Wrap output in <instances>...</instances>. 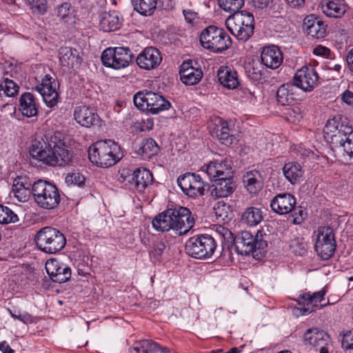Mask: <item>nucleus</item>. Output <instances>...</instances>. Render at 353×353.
<instances>
[{"instance_id":"nucleus-1","label":"nucleus","mask_w":353,"mask_h":353,"mask_svg":"<svg viewBox=\"0 0 353 353\" xmlns=\"http://www.w3.org/2000/svg\"><path fill=\"white\" fill-rule=\"evenodd\" d=\"M29 152L33 159L48 166H63L72 159L63 134L59 131L36 137L32 141Z\"/></svg>"},{"instance_id":"nucleus-2","label":"nucleus","mask_w":353,"mask_h":353,"mask_svg":"<svg viewBox=\"0 0 353 353\" xmlns=\"http://www.w3.org/2000/svg\"><path fill=\"white\" fill-rule=\"evenodd\" d=\"M216 232L223 239V247L230 248L234 244L236 252L241 255H248L257 250H263L268 245L265 241L258 239L249 231H241L235 237L231 231L223 226H219Z\"/></svg>"},{"instance_id":"nucleus-3","label":"nucleus","mask_w":353,"mask_h":353,"mask_svg":"<svg viewBox=\"0 0 353 353\" xmlns=\"http://www.w3.org/2000/svg\"><path fill=\"white\" fill-rule=\"evenodd\" d=\"M88 152L90 161L100 168H110L123 157L119 144L110 139L95 142L90 146Z\"/></svg>"},{"instance_id":"nucleus-4","label":"nucleus","mask_w":353,"mask_h":353,"mask_svg":"<svg viewBox=\"0 0 353 353\" xmlns=\"http://www.w3.org/2000/svg\"><path fill=\"white\" fill-rule=\"evenodd\" d=\"M32 196L35 203L45 210L55 209L61 201L57 187L44 180H38L33 183Z\"/></svg>"},{"instance_id":"nucleus-5","label":"nucleus","mask_w":353,"mask_h":353,"mask_svg":"<svg viewBox=\"0 0 353 353\" xmlns=\"http://www.w3.org/2000/svg\"><path fill=\"white\" fill-rule=\"evenodd\" d=\"M34 240L39 250L50 254L58 253L66 244V238L64 234L52 227H44L40 229Z\"/></svg>"},{"instance_id":"nucleus-6","label":"nucleus","mask_w":353,"mask_h":353,"mask_svg":"<svg viewBox=\"0 0 353 353\" xmlns=\"http://www.w3.org/2000/svg\"><path fill=\"white\" fill-rule=\"evenodd\" d=\"M199 41L203 48L215 53L228 49L232 44L228 33L215 26H209L203 29L200 34Z\"/></svg>"},{"instance_id":"nucleus-7","label":"nucleus","mask_w":353,"mask_h":353,"mask_svg":"<svg viewBox=\"0 0 353 353\" xmlns=\"http://www.w3.org/2000/svg\"><path fill=\"white\" fill-rule=\"evenodd\" d=\"M225 26L237 39L246 41L254 33V16L246 11L237 12L228 17Z\"/></svg>"},{"instance_id":"nucleus-8","label":"nucleus","mask_w":353,"mask_h":353,"mask_svg":"<svg viewBox=\"0 0 353 353\" xmlns=\"http://www.w3.org/2000/svg\"><path fill=\"white\" fill-rule=\"evenodd\" d=\"M136 107L143 112L153 114L169 110L171 103L163 96L149 90L137 92L133 98Z\"/></svg>"},{"instance_id":"nucleus-9","label":"nucleus","mask_w":353,"mask_h":353,"mask_svg":"<svg viewBox=\"0 0 353 353\" xmlns=\"http://www.w3.org/2000/svg\"><path fill=\"white\" fill-rule=\"evenodd\" d=\"M216 248V243L214 239L208 234L192 236L185 245L186 253L198 259L211 258Z\"/></svg>"},{"instance_id":"nucleus-10","label":"nucleus","mask_w":353,"mask_h":353,"mask_svg":"<svg viewBox=\"0 0 353 353\" xmlns=\"http://www.w3.org/2000/svg\"><path fill=\"white\" fill-rule=\"evenodd\" d=\"M351 129V127L343 123L340 116L327 120L323 132L334 152L339 153V146L343 145Z\"/></svg>"},{"instance_id":"nucleus-11","label":"nucleus","mask_w":353,"mask_h":353,"mask_svg":"<svg viewBox=\"0 0 353 353\" xmlns=\"http://www.w3.org/2000/svg\"><path fill=\"white\" fill-rule=\"evenodd\" d=\"M314 248L323 260H328L336 250V243L333 229L330 226H321L314 232Z\"/></svg>"},{"instance_id":"nucleus-12","label":"nucleus","mask_w":353,"mask_h":353,"mask_svg":"<svg viewBox=\"0 0 353 353\" xmlns=\"http://www.w3.org/2000/svg\"><path fill=\"white\" fill-rule=\"evenodd\" d=\"M133 53L128 47H115L105 49L101 54L103 64L115 70L128 67L132 62Z\"/></svg>"},{"instance_id":"nucleus-13","label":"nucleus","mask_w":353,"mask_h":353,"mask_svg":"<svg viewBox=\"0 0 353 353\" xmlns=\"http://www.w3.org/2000/svg\"><path fill=\"white\" fill-rule=\"evenodd\" d=\"M296 201L295 197L290 193L279 194L276 195L270 203L272 210L281 215L287 214L294 212L296 215L297 211L299 216H296L293 219V223L300 224L304 219L303 210L300 208H296Z\"/></svg>"},{"instance_id":"nucleus-14","label":"nucleus","mask_w":353,"mask_h":353,"mask_svg":"<svg viewBox=\"0 0 353 353\" xmlns=\"http://www.w3.org/2000/svg\"><path fill=\"white\" fill-rule=\"evenodd\" d=\"M303 343L307 347L314 348L319 353H328L332 339L325 331L316 327L307 330L303 335Z\"/></svg>"},{"instance_id":"nucleus-15","label":"nucleus","mask_w":353,"mask_h":353,"mask_svg":"<svg viewBox=\"0 0 353 353\" xmlns=\"http://www.w3.org/2000/svg\"><path fill=\"white\" fill-rule=\"evenodd\" d=\"M177 184L189 197L196 198L204 195L205 184L199 174L186 172L178 177Z\"/></svg>"},{"instance_id":"nucleus-16","label":"nucleus","mask_w":353,"mask_h":353,"mask_svg":"<svg viewBox=\"0 0 353 353\" xmlns=\"http://www.w3.org/2000/svg\"><path fill=\"white\" fill-rule=\"evenodd\" d=\"M174 231L179 235L189 232L194 225L195 219L192 212L185 207L171 208Z\"/></svg>"},{"instance_id":"nucleus-17","label":"nucleus","mask_w":353,"mask_h":353,"mask_svg":"<svg viewBox=\"0 0 353 353\" xmlns=\"http://www.w3.org/2000/svg\"><path fill=\"white\" fill-rule=\"evenodd\" d=\"M319 79L315 68L312 65H305L296 72L293 83L297 88L304 92H311L318 85Z\"/></svg>"},{"instance_id":"nucleus-18","label":"nucleus","mask_w":353,"mask_h":353,"mask_svg":"<svg viewBox=\"0 0 353 353\" xmlns=\"http://www.w3.org/2000/svg\"><path fill=\"white\" fill-rule=\"evenodd\" d=\"M327 291L325 288L319 292L311 294L305 292L299 297L298 303L300 306V314L307 315L316 309L322 308L325 304H321Z\"/></svg>"},{"instance_id":"nucleus-19","label":"nucleus","mask_w":353,"mask_h":353,"mask_svg":"<svg viewBox=\"0 0 353 353\" xmlns=\"http://www.w3.org/2000/svg\"><path fill=\"white\" fill-rule=\"evenodd\" d=\"M57 83L49 74H46L35 89L41 95L46 105L54 108L58 103L59 94L56 90Z\"/></svg>"},{"instance_id":"nucleus-20","label":"nucleus","mask_w":353,"mask_h":353,"mask_svg":"<svg viewBox=\"0 0 353 353\" xmlns=\"http://www.w3.org/2000/svg\"><path fill=\"white\" fill-rule=\"evenodd\" d=\"M208 128L210 134L216 137L223 145H230L236 140V138L231 134V130L229 128L227 121L219 117L211 119Z\"/></svg>"},{"instance_id":"nucleus-21","label":"nucleus","mask_w":353,"mask_h":353,"mask_svg":"<svg viewBox=\"0 0 353 353\" xmlns=\"http://www.w3.org/2000/svg\"><path fill=\"white\" fill-rule=\"evenodd\" d=\"M162 61L161 52L154 47L145 48L137 56V64L141 69L150 70L157 68Z\"/></svg>"},{"instance_id":"nucleus-22","label":"nucleus","mask_w":353,"mask_h":353,"mask_svg":"<svg viewBox=\"0 0 353 353\" xmlns=\"http://www.w3.org/2000/svg\"><path fill=\"white\" fill-rule=\"evenodd\" d=\"M45 268L50 278L54 282L65 283L71 277V269L56 259L47 261Z\"/></svg>"},{"instance_id":"nucleus-23","label":"nucleus","mask_w":353,"mask_h":353,"mask_svg":"<svg viewBox=\"0 0 353 353\" xmlns=\"http://www.w3.org/2000/svg\"><path fill=\"white\" fill-rule=\"evenodd\" d=\"M205 172L209 177L212 180L218 179H224L232 176V171L230 161L225 159L224 160H214L210 162L205 167Z\"/></svg>"},{"instance_id":"nucleus-24","label":"nucleus","mask_w":353,"mask_h":353,"mask_svg":"<svg viewBox=\"0 0 353 353\" xmlns=\"http://www.w3.org/2000/svg\"><path fill=\"white\" fill-rule=\"evenodd\" d=\"M261 59L263 64L267 68L276 69L282 63L283 57L280 48L272 45L263 48Z\"/></svg>"},{"instance_id":"nucleus-25","label":"nucleus","mask_w":353,"mask_h":353,"mask_svg":"<svg viewBox=\"0 0 353 353\" xmlns=\"http://www.w3.org/2000/svg\"><path fill=\"white\" fill-rule=\"evenodd\" d=\"M180 77L181 81L187 85H194L200 82L203 77L202 70L193 66L192 61H185L181 65Z\"/></svg>"},{"instance_id":"nucleus-26","label":"nucleus","mask_w":353,"mask_h":353,"mask_svg":"<svg viewBox=\"0 0 353 353\" xmlns=\"http://www.w3.org/2000/svg\"><path fill=\"white\" fill-rule=\"evenodd\" d=\"M217 77L220 84L228 90L237 88L240 85L238 72L228 66H221L217 71Z\"/></svg>"},{"instance_id":"nucleus-27","label":"nucleus","mask_w":353,"mask_h":353,"mask_svg":"<svg viewBox=\"0 0 353 353\" xmlns=\"http://www.w3.org/2000/svg\"><path fill=\"white\" fill-rule=\"evenodd\" d=\"M74 118L79 124L86 128L97 124L99 119L97 112L86 105L76 107L74 111Z\"/></svg>"},{"instance_id":"nucleus-28","label":"nucleus","mask_w":353,"mask_h":353,"mask_svg":"<svg viewBox=\"0 0 353 353\" xmlns=\"http://www.w3.org/2000/svg\"><path fill=\"white\" fill-rule=\"evenodd\" d=\"M32 184L26 176H18L14 180L12 191L18 201L21 202L28 201L30 194H32Z\"/></svg>"},{"instance_id":"nucleus-29","label":"nucleus","mask_w":353,"mask_h":353,"mask_svg":"<svg viewBox=\"0 0 353 353\" xmlns=\"http://www.w3.org/2000/svg\"><path fill=\"white\" fill-rule=\"evenodd\" d=\"M131 182L138 192L143 193L146 188L152 184L153 176L149 170L139 168L133 172Z\"/></svg>"},{"instance_id":"nucleus-30","label":"nucleus","mask_w":353,"mask_h":353,"mask_svg":"<svg viewBox=\"0 0 353 353\" xmlns=\"http://www.w3.org/2000/svg\"><path fill=\"white\" fill-rule=\"evenodd\" d=\"M326 25L319 19L311 14L303 21V28L308 35L314 38H323L326 34Z\"/></svg>"},{"instance_id":"nucleus-31","label":"nucleus","mask_w":353,"mask_h":353,"mask_svg":"<svg viewBox=\"0 0 353 353\" xmlns=\"http://www.w3.org/2000/svg\"><path fill=\"white\" fill-rule=\"evenodd\" d=\"M211 190V195L214 198L227 197L235 190L236 185L232 179V176L223 179H218L214 181Z\"/></svg>"},{"instance_id":"nucleus-32","label":"nucleus","mask_w":353,"mask_h":353,"mask_svg":"<svg viewBox=\"0 0 353 353\" xmlns=\"http://www.w3.org/2000/svg\"><path fill=\"white\" fill-rule=\"evenodd\" d=\"M297 88L293 83H284L276 92V101L281 105H289L296 101Z\"/></svg>"},{"instance_id":"nucleus-33","label":"nucleus","mask_w":353,"mask_h":353,"mask_svg":"<svg viewBox=\"0 0 353 353\" xmlns=\"http://www.w3.org/2000/svg\"><path fill=\"white\" fill-rule=\"evenodd\" d=\"M19 110L23 116L34 117L38 113V104L34 96L30 92L23 93L19 99Z\"/></svg>"},{"instance_id":"nucleus-34","label":"nucleus","mask_w":353,"mask_h":353,"mask_svg":"<svg viewBox=\"0 0 353 353\" xmlns=\"http://www.w3.org/2000/svg\"><path fill=\"white\" fill-rule=\"evenodd\" d=\"M322 11L327 17L339 18L347 11V5L340 0H324L321 6Z\"/></svg>"},{"instance_id":"nucleus-35","label":"nucleus","mask_w":353,"mask_h":353,"mask_svg":"<svg viewBox=\"0 0 353 353\" xmlns=\"http://www.w3.org/2000/svg\"><path fill=\"white\" fill-rule=\"evenodd\" d=\"M243 183L250 194H256L261 190L263 179L261 173L254 170L248 172L243 175Z\"/></svg>"},{"instance_id":"nucleus-36","label":"nucleus","mask_w":353,"mask_h":353,"mask_svg":"<svg viewBox=\"0 0 353 353\" xmlns=\"http://www.w3.org/2000/svg\"><path fill=\"white\" fill-rule=\"evenodd\" d=\"M283 173L285 179L292 185L299 183L303 176L304 170L297 162L291 161L285 163Z\"/></svg>"},{"instance_id":"nucleus-37","label":"nucleus","mask_w":353,"mask_h":353,"mask_svg":"<svg viewBox=\"0 0 353 353\" xmlns=\"http://www.w3.org/2000/svg\"><path fill=\"white\" fill-rule=\"evenodd\" d=\"M171 208L157 215L152 220L153 228L159 232L174 230Z\"/></svg>"},{"instance_id":"nucleus-38","label":"nucleus","mask_w":353,"mask_h":353,"mask_svg":"<svg viewBox=\"0 0 353 353\" xmlns=\"http://www.w3.org/2000/svg\"><path fill=\"white\" fill-rule=\"evenodd\" d=\"M59 61L63 67L73 68L79 64V57L75 49L69 47H62L59 52Z\"/></svg>"},{"instance_id":"nucleus-39","label":"nucleus","mask_w":353,"mask_h":353,"mask_svg":"<svg viewBox=\"0 0 353 353\" xmlns=\"http://www.w3.org/2000/svg\"><path fill=\"white\" fill-rule=\"evenodd\" d=\"M121 21L119 13L117 11L104 12L101 14L99 21L100 28L103 32H112L120 28Z\"/></svg>"},{"instance_id":"nucleus-40","label":"nucleus","mask_w":353,"mask_h":353,"mask_svg":"<svg viewBox=\"0 0 353 353\" xmlns=\"http://www.w3.org/2000/svg\"><path fill=\"white\" fill-rule=\"evenodd\" d=\"M134 343L135 348L139 349L140 353H169L167 347L151 340H141Z\"/></svg>"},{"instance_id":"nucleus-41","label":"nucleus","mask_w":353,"mask_h":353,"mask_svg":"<svg viewBox=\"0 0 353 353\" xmlns=\"http://www.w3.org/2000/svg\"><path fill=\"white\" fill-rule=\"evenodd\" d=\"M134 10L143 16L152 15L157 8V0H131Z\"/></svg>"},{"instance_id":"nucleus-42","label":"nucleus","mask_w":353,"mask_h":353,"mask_svg":"<svg viewBox=\"0 0 353 353\" xmlns=\"http://www.w3.org/2000/svg\"><path fill=\"white\" fill-rule=\"evenodd\" d=\"M343 145L339 146V154L345 163H353V130L348 134Z\"/></svg>"},{"instance_id":"nucleus-43","label":"nucleus","mask_w":353,"mask_h":353,"mask_svg":"<svg viewBox=\"0 0 353 353\" xmlns=\"http://www.w3.org/2000/svg\"><path fill=\"white\" fill-rule=\"evenodd\" d=\"M263 219V212L258 208H248L242 214V220L250 226L258 225L262 221Z\"/></svg>"},{"instance_id":"nucleus-44","label":"nucleus","mask_w":353,"mask_h":353,"mask_svg":"<svg viewBox=\"0 0 353 353\" xmlns=\"http://www.w3.org/2000/svg\"><path fill=\"white\" fill-rule=\"evenodd\" d=\"M19 87L17 83L8 78L0 80V97H12L19 92Z\"/></svg>"},{"instance_id":"nucleus-45","label":"nucleus","mask_w":353,"mask_h":353,"mask_svg":"<svg viewBox=\"0 0 353 353\" xmlns=\"http://www.w3.org/2000/svg\"><path fill=\"white\" fill-rule=\"evenodd\" d=\"M159 146L156 141L148 138L143 140L141 145L139 148V153L144 159H150L157 154L159 152Z\"/></svg>"},{"instance_id":"nucleus-46","label":"nucleus","mask_w":353,"mask_h":353,"mask_svg":"<svg viewBox=\"0 0 353 353\" xmlns=\"http://www.w3.org/2000/svg\"><path fill=\"white\" fill-rule=\"evenodd\" d=\"M219 6L225 12L236 13L243 6L244 0H217Z\"/></svg>"},{"instance_id":"nucleus-47","label":"nucleus","mask_w":353,"mask_h":353,"mask_svg":"<svg viewBox=\"0 0 353 353\" xmlns=\"http://www.w3.org/2000/svg\"><path fill=\"white\" fill-rule=\"evenodd\" d=\"M290 250L299 256H304L307 252V245L303 238L296 237L290 241Z\"/></svg>"},{"instance_id":"nucleus-48","label":"nucleus","mask_w":353,"mask_h":353,"mask_svg":"<svg viewBox=\"0 0 353 353\" xmlns=\"http://www.w3.org/2000/svg\"><path fill=\"white\" fill-rule=\"evenodd\" d=\"M19 221V217L10 208L7 206L0 205V223L8 224L16 223Z\"/></svg>"},{"instance_id":"nucleus-49","label":"nucleus","mask_w":353,"mask_h":353,"mask_svg":"<svg viewBox=\"0 0 353 353\" xmlns=\"http://www.w3.org/2000/svg\"><path fill=\"white\" fill-rule=\"evenodd\" d=\"M165 249V244L162 240L154 241L149 252L151 260L153 262L160 261Z\"/></svg>"},{"instance_id":"nucleus-50","label":"nucleus","mask_w":353,"mask_h":353,"mask_svg":"<svg viewBox=\"0 0 353 353\" xmlns=\"http://www.w3.org/2000/svg\"><path fill=\"white\" fill-rule=\"evenodd\" d=\"M33 13L44 14L47 12L46 0H23Z\"/></svg>"},{"instance_id":"nucleus-51","label":"nucleus","mask_w":353,"mask_h":353,"mask_svg":"<svg viewBox=\"0 0 353 353\" xmlns=\"http://www.w3.org/2000/svg\"><path fill=\"white\" fill-rule=\"evenodd\" d=\"M214 212L217 219L225 221L231 214L230 205L222 201L218 202L214 207Z\"/></svg>"},{"instance_id":"nucleus-52","label":"nucleus","mask_w":353,"mask_h":353,"mask_svg":"<svg viewBox=\"0 0 353 353\" xmlns=\"http://www.w3.org/2000/svg\"><path fill=\"white\" fill-rule=\"evenodd\" d=\"M57 14L60 18V20L65 22L68 21L72 14L70 3L65 2L58 6L57 8Z\"/></svg>"},{"instance_id":"nucleus-53","label":"nucleus","mask_w":353,"mask_h":353,"mask_svg":"<svg viewBox=\"0 0 353 353\" xmlns=\"http://www.w3.org/2000/svg\"><path fill=\"white\" fill-rule=\"evenodd\" d=\"M85 176L79 172H72L65 177V183L68 185H74L82 187L85 183Z\"/></svg>"},{"instance_id":"nucleus-54","label":"nucleus","mask_w":353,"mask_h":353,"mask_svg":"<svg viewBox=\"0 0 353 353\" xmlns=\"http://www.w3.org/2000/svg\"><path fill=\"white\" fill-rule=\"evenodd\" d=\"M341 346L345 353H353V332L350 335H345L343 336Z\"/></svg>"},{"instance_id":"nucleus-55","label":"nucleus","mask_w":353,"mask_h":353,"mask_svg":"<svg viewBox=\"0 0 353 353\" xmlns=\"http://www.w3.org/2000/svg\"><path fill=\"white\" fill-rule=\"evenodd\" d=\"M183 14L187 23L194 24L198 21V13L189 8H183Z\"/></svg>"},{"instance_id":"nucleus-56","label":"nucleus","mask_w":353,"mask_h":353,"mask_svg":"<svg viewBox=\"0 0 353 353\" xmlns=\"http://www.w3.org/2000/svg\"><path fill=\"white\" fill-rule=\"evenodd\" d=\"M16 316L14 319L19 320L26 324L32 322V316L27 312H21L17 310Z\"/></svg>"},{"instance_id":"nucleus-57","label":"nucleus","mask_w":353,"mask_h":353,"mask_svg":"<svg viewBox=\"0 0 353 353\" xmlns=\"http://www.w3.org/2000/svg\"><path fill=\"white\" fill-rule=\"evenodd\" d=\"M313 53L316 56L328 57L330 54V50L325 46L320 45L314 48Z\"/></svg>"},{"instance_id":"nucleus-58","label":"nucleus","mask_w":353,"mask_h":353,"mask_svg":"<svg viewBox=\"0 0 353 353\" xmlns=\"http://www.w3.org/2000/svg\"><path fill=\"white\" fill-rule=\"evenodd\" d=\"M341 99L345 104L353 107V92L346 90L341 95Z\"/></svg>"},{"instance_id":"nucleus-59","label":"nucleus","mask_w":353,"mask_h":353,"mask_svg":"<svg viewBox=\"0 0 353 353\" xmlns=\"http://www.w3.org/2000/svg\"><path fill=\"white\" fill-rule=\"evenodd\" d=\"M173 0H157V7L161 10H170L174 8Z\"/></svg>"},{"instance_id":"nucleus-60","label":"nucleus","mask_w":353,"mask_h":353,"mask_svg":"<svg viewBox=\"0 0 353 353\" xmlns=\"http://www.w3.org/2000/svg\"><path fill=\"white\" fill-rule=\"evenodd\" d=\"M272 0H252V2L256 8L263 9L267 8Z\"/></svg>"},{"instance_id":"nucleus-61","label":"nucleus","mask_w":353,"mask_h":353,"mask_svg":"<svg viewBox=\"0 0 353 353\" xmlns=\"http://www.w3.org/2000/svg\"><path fill=\"white\" fill-rule=\"evenodd\" d=\"M0 350L2 351L3 353H14V350L10 347L6 341L0 343Z\"/></svg>"},{"instance_id":"nucleus-62","label":"nucleus","mask_w":353,"mask_h":353,"mask_svg":"<svg viewBox=\"0 0 353 353\" xmlns=\"http://www.w3.org/2000/svg\"><path fill=\"white\" fill-rule=\"evenodd\" d=\"M347 63L350 70L353 74V48L350 50L347 56Z\"/></svg>"},{"instance_id":"nucleus-63","label":"nucleus","mask_w":353,"mask_h":353,"mask_svg":"<svg viewBox=\"0 0 353 353\" xmlns=\"http://www.w3.org/2000/svg\"><path fill=\"white\" fill-rule=\"evenodd\" d=\"M292 7L296 8L303 6L305 0H285Z\"/></svg>"},{"instance_id":"nucleus-64","label":"nucleus","mask_w":353,"mask_h":353,"mask_svg":"<svg viewBox=\"0 0 353 353\" xmlns=\"http://www.w3.org/2000/svg\"><path fill=\"white\" fill-rule=\"evenodd\" d=\"M128 353H140L139 349L135 348V343H134L133 347L129 350Z\"/></svg>"}]
</instances>
